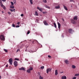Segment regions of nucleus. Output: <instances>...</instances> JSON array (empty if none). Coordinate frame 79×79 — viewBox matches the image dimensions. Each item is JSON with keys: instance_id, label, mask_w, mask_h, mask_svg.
<instances>
[{"instance_id": "1", "label": "nucleus", "mask_w": 79, "mask_h": 79, "mask_svg": "<svg viewBox=\"0 0 79 79\" xmlns=\"http://www.w3.org/2000/svg\"><path fill=\"white\" fill-rule=\"evenodd\" d=\"M32 70H33V68L30 67L29 69L27 70V72L28 73H31V71H32Z\"/></svg>"}, {"instance_id": "2", "label": "nucleus", "mask_w": 79, "mask_h": 79, "mask_svg": "<svg viewBox=\"0 0 79 79\" xmlns=\"http://www.w3.org/2000/svg\"><path fill=\"white\" fill-rule=\"evenodd\" d=\"M9 62L10 64V65H12L13 64V59L10 58L9 60Z\"/></svg>"}, {"instance_id": "3", "label": "nucleus", "mask_w": 79, "mask_h": 79, "mask_svg": "<svg viewBox=\"0 0 79 79\" xmlns=\"http://www.w3.org/2000/svg\"><path fill=\"white\" fill-rule=\"evenodd\" d=\"M52 68H49L47 69L46 70V72L47 74H48V72H51Z\"/></svg>"}, {"instance_id": "4", "label": "nucleus", "mask_w": 79, "mask_h": 79, "mask_svg": "<svg viewBox=\"0 0 79 79\" xmlns=\"http://www.w3.org/2000/svg\"><path fill=\"white\" fill-rule=\"evenodd\" d=\"M0 38L1 40H5V37H4L3 35H1L0 36Z\"/></svg>"}, {"instance_id": "5", "label": "nucleus", "mask_w": 79, "mask_h": 79, "mask_svg": "<svg viewBox=\"0 0 79 79\" xmlns=\"http://www.w3.org/2000/svg\"><path fill=\"white\" fill-rule=\"evenodd\" d=\"M14 65L15 67H17L18 66V62L17 61H15L14 62Z\"/></svg>"}, {"instance_id": "6", "label": "nucleus", "mask_w": 79, "mask_h": 79, "mask_svg": "<svg viewBox=\"0 0 79 79\" xmlns=\"http://www.w3.org/2000/svg\"><path fill=\"white\" fill-rule=\"evenodd\" d=\"M71 23L73 24H76V21H74L73 19H71Z\"/></svg>"}, {"instance_id": "7", "label": "nucleus", "mask_w": 79, "mask_h": 79, "mask_svg": "<svg viewBox=\"0 0 79 79\" xmlns=\"http://www.w3.org/2000/svg\"><path fill=\"white\" fill-rule=\"evenodd\" d=\"M20 71H25V68L24 67H22L19 69Z\"/></svg>"}, {"instance_id": "8", "label": "nucleus", "mask_w": 79, "mask_h": 79, "mask_svg": "<svg viewBox=\"0 0 79 79\" xmlns=\"http://www.w3.org/2000/svg\"><path fill=\"white\" fill-rule=\"evenodd\" d=\"M37 8L38 10H39V11H40L41 12H42V8H40L39 7H37Z\"/></svg>"}, {"instance_id": "9", "label": "nucleus", "mask_w": 79, "mask_h": 79, "mask_svg": "<svg viewBox=\"0 0 79 79\" xmlns=\"http://www.w3.org/2000/svg\"><path fill=\"white\" fill-rule=\"evenodd\" d=\"M66 76H63L61 77V79H66Z\"/></svg>"}, {"instance_id": "10", "label": "nucleus", "mask_w": 79, "mask_h": 79, "mask_svg": "<svg viewBox=\"0 0 79 79\" xmlns=\"http://www.w3.org/2000/svg\"><path fill=\"white\" fill-rule=\"evenodd\" d=\"M58 27L59 29H60V27H61V24L59 22H58Z\"/></svg>"}, {"instance_id": "11", "label": "nucleus", "mask_w": 79, "mask_h": 79, "mask_svg": "<svg viewBox=\"0 0 79 79\" xmlns=\"http://www.w3.org/2000/svg\"><path fill=\"white\" fill-rule=\"evenodd\" d=\"M58 74V70H56L55 71V75H56H56H57V74Z\"/></svg>"}, {"instance_id": "12", "label": "nucleus", "mask_w": 79, "mask_h": 79, "mask_svg": "<svg viewBox=\"0 0 79 79\" xmlns=\"http://www.w3.org/2000/svg\"><path fill=\"white\" fill-rule=\"evenodd\" d=\"M10 11H11L12 12H13V11H14L15 12V9H10Z\"/></svg>"}, {"instance_id": "13", "label": "nucleus", "mask_w": 79, "mask_h": 79, "mask_svg": "<svg viewBox=\"0 0 79 79\" xmlns=\"http://www.w3.org/2000/svg\"><path fill=\"white\" fill-rule=\"evenodd\" d=\"M60 8V5H58L57 6H56L55 7V8H56V9H59Z\"/></svg>"}, {"instance_id": "14", "label": "nucleus", "mask_w": 79, "mask_h": 79, "mask_svg": "<svg viewBox=\"0 0 79 79\" xmlns=\"http://www.w3.org/2000/svg\"><path fill=\"white\" fill-rule=\"evenodd\" d=\"M74 20H77V16H75L74 17H73Z\"/></svg>"}, {"instance_id": "15", "label": "nucleus", "mask_w": 79, "mask_h": 79, "mask_svg": "<svg viewBox=\"0 0 79 79\" xmlns=\"http://www.w3.org/2000/svg\"><path fill=\"white\" fill-rule=\"evenodd\" d=\"M1 6L2 7V8H3L5 10H6V7H5L4 5H2V6Z\"/></svg>"}, {"instance_id": "16", "label": "nucleus", "mask_w": 79, "mask_h": 79, "mask_svg": "<svg viewBox=\"0 0 79 79\" xmlns=\"http://www.w3.org/2000/svg\"><path fill=\"white\" fill-rule=\"evenodd\" d=\"M10 8H12V9H13L14 8H15V6H14L13 5H11L10 6Z\"/></svg>"}, {"instance_id": "17", "label": "nucleus", "mask_w": 79, "mask_h": 79, "mask_svg": "<svg viewBox=\"0 0 79 79\" xmlns=\"http://www.w3.org/2000/svg\"><path fill=\"white\" fill-rule=\"evenodd\" d=\"M63 6L64 9L65 10H66V11H68V8H67V7L65 6Z\"/></svg>"}, {"instance_id": "18", "label": "nucleus", "mask_w": 79, "mask_h": 79, "mask_svg": "<svg viewBox=\"0 0 79 79\" xmlns=\"http://www.w3.org/2000/svg\"><path fill=\"white\" fill-rule=\"evenodd\" d=\"M64 62L66 63V64H68V60H64Z\"/></svg>"}, {"instance_id": "19", "label": "nucleus", "mask_w": 79, "mask_h": 79, "mask_svg": "<svg viewBox=\"0 0 79 79\" xmlns=\"http://www.w3.org/2000/svg\"><path fill=\"white\" fill-rule=\"evenodd\" d=\"M44 24H45V25H46V26H47L48 25V23H47V21H44Z\"/></svg>"}, {"instance_id": "20", "label": "nucleus", "mask_w": 79, "mask_h": 79, "mask_svg": "<svg viewBox=\"0 0 79 79\" xmlns=\"http://www.w3.org/2000/svg\"><path fill=\"white\" fill-rule=\"evenodd\" d=\"M72 29H69V33H71V32H72Z\"/></svg>"}, {"instance_id": "21", "label": "nucleus", "mask_w": 79, "mask_h": 79, "mask_svg": "<svg viewBox=\"0 0 79 79\" xmlns=\"http://www.w3.org/2000/svg\"><path fill=\"white\" fill-rule=\"evenodd\" d=\"M72 68L73 69H75L76 68V67L75 65H72Z\"/></svg>"}, {"instance_id": "22", "label": "nucleus", "mask_w": 79, "mask_h": 79, "mask_svg": "<svg viewBox=\"0 0 79 79\" xmlns=\"http://www.w3.org/2000/svg\"><path fill=\"white\" fill-rule=\"evenodd\" d=\"M45 7L46 8H48V9H50V7L47 5H46L45 6Z\"/></svg>"}, {"instance_id": "23", "label": "nucleus", "mask_w": 79, "mask_h": 79, "mask_svg": "<svg viewBox=\"0 0 79 79\" xmlns=\"http://www.w3.org/2000/svg\"><path fill=\"white\" fill-rule=\"evenodd\" d=\"M2 5H3V4H2V0H0V5L1 6H2Z\"/></svg>"}, {"instance_id": "24", "label": "nucleus", "mask_w": 79, "mask_h": 79, "mask_svg": "<svg viewBox=\"0 0 79 79\" xmlns=\"http://www.w3.org/2000/svg\"><path fill=\"white\" fill-rule=\"evenodd\" d=\"M43 2L44 3H46L47 2V0H43Z\"/></svg>"}, {"instance_id": "25", "label": "nucleus", "mask_w": 79, "mask_h": 79, "mask_svg": "<svg viewBox=\"0 0 79 79\" xmlns=\"http://www.w3.org/2000/svg\"><path fill=\"white\" fill-rule=\"evenodd\" d=\"M30 2L31 5L33 4V2H32V0H30Z\"/></svg>"}, {"instance_id": "26", "label": "nucleus", "mask_w": 79, "mask_h": 79, "mask_svg": "<svg viewBox=\"0 0 79 79\" xmlns=\"http://www.w3.org/2000/svg\"><path fill=\"white\" fill-rule=\"evenodd\" d=\"M35 16H38V13H37V12L36 11L35 12Z\"/></svg>"}, {"instance_id": "27", "label": "nucleus", "mask_w": 79, "mask_h": 79, "mask_svg": "<svg viewBox=\"0 0 79 79\" xmlns=\"http://www.w3.org/2000/svg\"><path fill=\"white\" fill-rule=\"evenodd\" d=\"M54 25L55 27V28H56V23H54Z\"/></svg>"}, {"instance_id": "28", "label": "nucleus", "mask_w": 79, "mask_h": 79, "mask_svg": "<svg viewBox=\"0 0 79 79\" xmlns=\"http://www.w3.org/2000/svg\"><path fill=\"white\" fill-rule=\"evenodd\" d=\"M44 78L43 77H42L41 76H40V79H43Z\"/></svg>"}, {"instance_id": "29", "label": "nucleus", "mask_w": 79, "mask_h": 79, "mask_svg": "<svg viewBox=\"0 0 79 79\" xmlns=\"http://www.w3.org/2000/svg\"><path fill=\"white\" fill-rule=\"evenodd\" d=\"M15 60H16L17 61H19V59H17V58H15Z\"/></svg>"}, {"instance_id": "30", "label": "nucleus", "mask_w": 79, "mask_h": 79, "mask_svg": "<svg viewBox=\"0 0 79 79\" xmlns=\"http://www.w3.org/2000/svg\"><path fill=\"white\" fill-rule=\"evenodd\" d=\"M4 51L5 52H8V50H6V49H4Z\"/></svg>"}, {"instance_id": "31", "label": "nucleus", "mask_w": 79, "mask_h": 79, "mask_svg": "<svg viewBox=\"0 0 79 79\" xmlns=\"http://www.w3.org/2000/svg\"><path fill=\"white\" fill-rule=\"evenodd\" d=\"M12 26L13 27H15V25L13 23V24H12Z\"/></svg>"}, {"instance_id": "32", "label": "nucleus", "mask_w": 79, "mask_h": 79, "mask_svg": "<svg viewBox=\"0 0 79 79\" xmlns=\"http://www.w3.org/2000/svg\"><path fill=\"white\" fill-rule=\"evenodd\" d=\"M40 68L41 69H44V66H42Z\"/></svg>"}, {"instance_id": "33", "label": "nucleus", "mask_w": 79, "mask_h": 79, "mask_svg": "<svg viewBox=\"0 0 79 79\" xmlns=\"http://www.w3.org/2000/svg\"><path fill=\"white\" fill-rule=\"evenodd\" d=\"M10 3H11V5H14V3H13V2H11Z\"/></svg>"}, {"instance_id": "34", "label": "nucleus", "mask_w": 79, "mask_h": 79, "mask_svg": "<svg viewBox=\"0 0 79 79\" xmlns=\"http://www.w3.org/2000/svg\"><path fill=\"white\" fill-rule=\"evenodd\" d=\"M48 58H52V56H51L50 55H48Z\"/></svg>"}, {"instance_id": "35", "label": "nucleus", "mask_w": 79, "mask_h": 79, "mask_svg": "<svg viewBox=\"0 0 79 79\" xmlns=\"http://www.w3.org/2000/svg\"><path fill=\"white\" fill-rule=\"evenodd\" d=\"M43 14H46V13H47V12H43Z\"/></svg>"}, {"instance_id": "36", "label": "nucleus", "mask_w": 79, "mask_h": 79, "mask_svg": "<svg viewBox=\"0 0 79 79\" xmlns=\"http://www.w3.org/2000/svg\"><path fill=\"white\" fill-rule=\"evenodd\" d=\"M30 33V31H28L27 32V34H29Z\"/></svg>"}, {"instance_id": "37", "label": "nucleus", "mask_w": 79, "mask_h": 79, "mask_svg": "<svg viewBox=\"0 0 79 79\" xmlns=\"http://www.w3.org/2000/svg\"><path fill=\"white\" fill-rule=\"evenodd\" d=\"M29 52H30V53H33V52L32 51H29Z\"/></svg>"}, {"instance_id": "38", "label": "nucleus", "mask_w": 79, "mask_h": 79, "mask_svg": "<svg viewBox=\"0 0 79 79\" xmlns=\"http://www.w3.org/2000/svg\"><path fill=\"white\" fill-rule=\"evenodd\" d=\"M75 76H78V74H75Z\"/></svg>"}, {"instance_id": "39", "label": "nucleus", "mask_w": 79, "mask_h": 79, "mask_svg": "<svg viewBox=\"0 0 79 79\" xmlns=\"http://www.w3.org/2000/svg\"><path fill=\"white\" fill-rule=\"evenodd\" d=\"M76 78H77L76 77H73L72 78V79H76Z\"/></svg>"}, {"instance_id": "40", "label": "nucleus", "mask_w": 79, "mask_h": 79, "mask_svg": "<svg viewBox=\"0 0 79 79\" xmlns=\"http://www.w3.org/2000/svg\"><path fill=\"white\" fill-rule=\"evenodd\" d=\"M8 15H11V14L10 12H8Z\"/></svg>"}, {"instance_id": "41", "label": "nucleus", "mask_w": 79, "mask_h": 79, "mask_svg": "<svg viewBox=\"0 0 79 79\" xmlns=\"http://www.w3.org/2000/svg\"><path fill=\"white\" fill-rule=\"evenodd\" d=\"M21 16H24V15L23 14H22L20 15Z\"/></svg>"}, {"instance_id": "42", "label": "nucleus", "mask_w": 79, "mask_h": 79, "mask_svg": "<svg viewBox=\"0 0 79 79\" xmlns=\"http://www.w3.org/2000/svg\"><path fill=\"white\" fill-rule=\"evenodd\" d=\"M19 27V25H17L16 26V27Z\"/></svg>"}, {"instance_id": "43", "label": "nucleus", "mask_w": 79, "mask_h": 79, "mask_svg": "<svg viewBox=\"0 0 79 79\" xmlns=\"http://www.w3.org/2000/svg\"><path fill=\"white\" fill-rule=\"evenodd\" d=\"M2 2H6V0H2Z\"/></svg>"}, {"instance_id": "44", "label": "nucleus", "mask_w": 79, "mask_h": 79, "mask_svg": "<svg viewBox=\"0 0 79 79\" xmlns=\"http://www.w3.org/2000/svg\"><path fill=\"white\" fill-rule=\"evenodd\" d=\"M20 24V23L19 22H18L17 23V24Z\"/></svg>"}, {"instance_id": "45", "label": "nucleus", "mask_w": 79, "mask_h": 79, "mask_svg": "<svg viewBox=\"0 0 79 79\" xmlns=\"http://www.w3.org/2000/svg\"><path fill=\"white\" fill-rule=\"evenodd\" d=\"M19 51V49L17 50V52H18Z\"/></svg>"}, {"instance_id": "46", "label": "nucleus", "mask_w": 79, "mask_h": 79, "mask_svg": "<svg viewBox=\"0 0 79 79\" xmlns=\"http://www.w3.org/2000/svg\"><path fill=\"white\" fill-rule=\"evenodd\" d=\"M14 3L15 4L16 3V1H15V2H14Z\"/></svg>"}, {"instance_id": "47", "label": "nucleus", "mask_w": 79, "mask_h": 79, "mask_svg": "<svg viewBox=\"0 0 79 79\" xmlns=\"http://www.w3.org/2000/svg\"><path fill=\"white\" fill-rule=\"evenodd\" d=\"M8 64H7V65H6V67H8Z\"/></svg>"}, {"instance_id": "48", "label": "nucleus", "mask_w": 79, "mask_h": 79, "mask_svg": "<svg viewBox=\"0 0 79 79\" xmlns=\"http://www.w3.org/2000/svg\"><path fill=\"white\" fill-rule=\"evenodd\" d=\"M62 20H63V21H64V19H62Z\"/></svg>"}, {"instance_id": "49", "label": "nucleus", "mask_w": 79, "mask_h": 79, "mask_svg": "<svg viewBox=\"0 0 79 79\" xmlns=\"http://www.w3.org/2000/svg\"><path fill=\"white\" fill-rule=\"evenodd\" d=\"M70 2H73V0H70Z\"/></svg>"}, {"instance_id": "50", "label": "nucleus", "mask_w": 79, "mask_h": 79, "mask_svg": "<svg viewBox=\"0 0 79 79\" xmlns=\"http://www.w3.org/2000/svg\"><path fill=\"white\" fill-rule=\"evenodd\" d=\"M1 77V76H0V79H1V77Z\"/></svg>"}, {"instance_id": "51", "label": "nucleus", "mask_w": 79, "mask_h": 79, "mask_svg": "<svg viewBox=\"0 0 79 79\" xmlns=\"http://www.w3.org/2000/svg\"><path fill=\"white\" fill-rule=\"evenodd\" d=\"M79 76V74H78V76Z\"/></svg>"}, {"instance_id": "52", "label": "nucleus", "mask_w": 79, "mask_h": 79, "mask_svg": "<svg viewBox=\"0 0 79 79\" xmlns=\"http://www.w3.org/2000/svg\"><path fill=\"white\" fill-rule=\"evenodd\" d=\"M71 7H73V6H72V5H71Z\"/></svg>"}, {"instance_id": "53", "label": "nucleus", "mask_w": 79, "mask_h": 79, "mask_svg": "<svg viewBox=\"0 0 79 79\" xmlns=\"http://www.w3.org/2000/svg\"><path fill=\"white\" fill-rule=\"evenodd\" d=\"M56 5H57V3H56Z\"/></svg>"}, {"instance_id": "54", "label": "nucleus", "mask_w": 79, "mask_h": 79, "mask_svg": "<svg viewBox=\"0 0 79 79\" xmlns=\"http://www.w3.org/2000/svg\"><path fill=\"white\" fill-rule=\"evenodd\" d=\"M33 42H34V41H33Z\"/></svg>"}, {"instance_id": "55", "label": "nucleus", "mask_w": 79, "mask_h": 79, "mask_svg": "<svg viewBox=\"0 0 79 79\" xmlns=\"http://www.w3.org/2000/svg\"><path fill=\"white\" fill-rule=\"evenodd\" d=\"M63 73V72H62V73Z\"/></svg>"}, {"instance_id": "56", "label": "nucleus", "mask_w": 79, "mask_h": 79, "mask_svg": "<svg viewBox=\"0 0 79 79\" xmlns=\"http://www.w3.org/2000/svg\"><path fill=\"white\" fill-rule=\"evenodd\" d=\"M63 73V72H62V73Z\"/></svg>"}]
</instances>
